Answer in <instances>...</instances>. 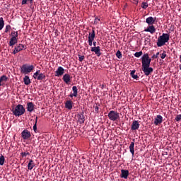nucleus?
<instances>
[{
  "instance_id": "nucleus-1",
  "label": "nucleus",
  "mask_w": 181,
  "mask_h": 181,
  "mask_svg": "<svg viewBox=\"0 0 181 181\" xmlns=\"http://www.w3.org/2000/svg\"><path fill=\"white\" fill-rule=\"evenodd\" d=\"M169 37H170L169 34L163 33V35L158 38V41H157L158 47H162V46H165V43H168L169 42Z\"/></svg>"
},
{
  "instance_id": "nucleus-2",
  "label": "nucleus",
  "mask_w": 181,
  "mask_h": 181,
  "mask_svg": "<svg viewBox=\"0 0 181 181\" xmlns=\"http://www.w3.org/2000/svg\"><path fill=\"white\" fill-rule=\"evenodd\" d=\"M11 112L15 117H21V115H23V114H25V107L23 105L19 104L16 107H12Z\"/></svg>"
},
{
  "instance_id": "nucleus-3",
  "label": "nucleus",
  "mask_w": 181,
  "mask_h": 181,
  "mask_svg": "<svg viewBox=\"0 0 181 181\" xmlns=\"http://www.w3.org/2000/svg\"><path fill=\"white\" fill-rule=\"evenodd\" d=\"M33 69H35L33 65L23 64L21 67V73L23 74H29V73H32Z\"/></svg>"
},
{
  "instance_id": "nucleus-4",
  "label": "nucleus",
  "mask_w": 181,
  "mask_h": 181,
  "mask_svg": "<svg viewBox=\"0 0 181 181\" xmlns=\"http://www.w3.org/2000/svg\"><path fill=\"white\" fill-rule=\"evenodd\" d=\"M152 59L149 58V54H144L141 57V64L142 67H145L147 66H151V62Z\"/></svg>"
},
{
  "instance_id": "nucleus-5",
  "label": "nucleus",
  "mask_w": 181,
  "mask_h": 181,
  "mask_svg": "<svg viewBox=\"0 0 181 181\" xmlns=\"http://www.w3.org/2000/svg\"><path fill=\"white\" fill-rule=\"evenodd\" d=\"M107 117L110 121H117V119H119V114L114 110L110 111Z\"/></svg>"
},
{
  "instance_id": "nucleus-6",
  "label": "nucleus",
  "mask_w": 181,
  "mask_h": 181,
  "mask_svg": "<svg viewBox=\"0 0 181 181\" xmlns=\"http://www.w3.org/2000/svg\"><path fill=\"white\" fill-rule=\"evenodd\" d=\"M141 69L145 76H150L151 73H153V68L151 66H142Z\"/></svg>"
},
{
  "instance_id": "nucleus-7",
  "label": "nucleus",
  "mask_w": 181,
  "mask_h": 181,
  "mask_svg": "<svg viewBox=\"0 0 181 181\" xmlns=\"http://www.w3.org/2000/svg\"><path fill=\"white\" fill-rule=\"evenodd\" d=\"M21 50H26V47L22 44H18L14 47L13 54H16V53H19V52H21Z\"/></svg>"
},
{
  "instance_id": "nucleus-8",
  "label": "nucleus",
  "mask_w": 181,
  "mask_h": 181,
  "mask_svg": "<svg viewBox=\"0 0 181 181\" xmlns=\"http://www.w3.org/2000/svg\"><path fill=\"white\" fill-rule=\"evenodd\" d=\"M21 136H22L23 139L27 140V139H29V138H30V136H32V134H30V132H29V130L24 129L21 132Z\"/></svg>"
},
{
  "instance_id": "nucleus-9",
  "label": "nucleus",
  "mask_w": 181,
  "mask_h": 181,
  "mask_svg": "<svg viewBox=\"0 0 181 181\" xmlns=\"http://www.w3.org/2000/svg\"><path fill=\"white\" fill-rule=\"evenodd\" d=\"M91 52H94V53H95V54H97L98 57H100V56H101V49L100 48L99 46L98 47H92L90 48Z\"/></svg>"
},
{
  "instance_id": "nucleus-10",
  "label": "nucleus",
  "mask_w": 181,
  "mask_h": 181,
  "mask_svg": "<svg viewBox=\"0 0 181 181\" xmlns=\"http://www.w3.org/2000/svg\"><path fill=\"white\" fill-rule=\"evenodd\" d=\"M64 74V69L62 66H59L57 71H55L56 77H60Z\"/></svg>"
},
{
  "instance_id": "nucleus-11",
  "label": "nucleus",
  "mask_w": 181,
  "mask_h": 181,
  "mask_svg": "<svg viewBox=\"0 0 181 181\" xmlns=\"http://www.w3.org/2000/svg\"><path fill=\"white\" fill-rule=\"evenodd\" d=\"M77 118L79 124H84V121H86V118L84 117V112H82L81 113L78 114Z\"/></svg>"
},
{
  "instance_id": "nucleus-12",
  "label": "nucleus",
  "mask_w": 181,
  "mask_h": 181,
  "mask_svg": "<svg viewBox=\"0 0 181 181\" xmlns=\"http://www.w3.org/2000/svg\"><path fill=\"white\" fill-rule=\"evenodd\" d=\"M128 176H129V171L128 170H121L120 177L128 179Z\"/></svg>"
},
{
  "instance_id": "nucleus-13",
  "label": "nucleus",
  "mask_w": 181,
  "mask_h": 181,
  "mask_svg": "<svg viewBox=\"0 0 181 181\" xmlns=\"http://www.w3.org/2000/svg\"><path fill=\"white\" fill-rule=\"evenodd\" d=\"M156 17L150 16L146 19V23H147L148 25H153V23H155V22H156Z\"/></svg>"
},
{
  "instance_id": "nucleus-14",
  "label": "nucleus",
  "mask_w": 181,
  "mask_h": 181,
  "mask_svg": "<svg viewBox=\"0 0 181 181\" xmlns=\"http://www.w3.org/2000/svg\"><path fill=\"white\" fill-rule=\"evenodd\" d=\"M139 129V122L136 120L133 121L132 124L131 129L132 131H136V129Z\"/></svg>"
},
{
  "instance_id": "nucleus-15",
  "label": "nucleus",
  "mask_w": 181,
  "mask_h": 181,
  "mask_svg": "<svg viewBox=\"0 0 181 181\" xmlns=\"http://www.w3.org/2000/svg\"><path fill=\"white\" fill-rule=\"evenodd\" d=\"M18 43V37H11L10 39L8 46L13 47Z\"/></svg>"
},
{
  "instance_id": "nucleus-16",
  "label": "nucleus",
  "mask_w": 181,
  "mask_h": 181,
  "mask_svg": "<svg viewBox=\"0 0 181 181\" xmlns=\"http://www.w3.org/2000/svg\"><path fill=\"white\" fill-rule=\"evenodd\" d=\"M163 117L161 115H157L156 118L154 120V124L159 125V124H162V121Z\"/></svg>"
},
{
  "instance_id": "nucleus-17",
  "label": "nucleus",
  "mask_w": 181,
  "mask_h": 181,
  "mask_svg": "<svg viewBox=\"0 0 181 181\" xmlns=\"http://www.w3.org/2000/svg\"><path fill=\"white\" fill-rule=\"evenodd\" d=\"M134 146H135V139H133V142H132L129 146V151L132 153V156L135 155V149L134 148Z\"/></svg>"
},
{
  "instance_id": "nucleus-18",
  "label": "nucleus",
  "mask_w": 181,
  "mask_h": 181,
  "mask_svg": "<svg viewBox=\"0 0 181 181\" xmlns=\"http://www.w3.org/2000/svg\"><path fill=\"white\" fill-rule=\"evenodd\" d=\"M27 110L29 112H32L35 110V105L33 103L30 102L27 104Z\"/></svg>"
},
{
  "instance_id": "nucleus-19",
  "label": "nucleus",
  "mask_w": 181,
  "mask_h": 181,
  "mask_svg": "<svg viewBox=\"0 0 181 181\" xmlns=\"http://www.w3.org/2000/svg\"><path fill=\"white\" fill-rule=\"evenodd\" d=\"M145 32H150L151 35H153L155 32H156V29L153 25L148 26Z\"/></svg>"
},
{
  "instance_id": "nucleus-20",
  "label": "nucleus",
  "mask_w": 181,
  "mask_h": 181,
  "mask_svg": "<svg viewBox=\"0 0 181 181\" xmlns=\"http://www.w3.org/2000/svg\"><path fill=\"white\" fill-rule=\"evenodd\" d=\"M65 108H66L67 110H71L73 108V101L67 100L65 103Z\"/></svg>"
},
{
  "instance_id": "nucleus-21",
  "label": "nucleus",
  "mask_w": 181,
  "mask_h": 181,
  "mask_svg": "<svg viewBox=\"0 0 181 181\" xmlns=\"http://www.w3.org/2000/svg\"><path fill=\"white\" fill-rule=\"evenodd\" d=\"M62 79L64 80V83H66V84H69V83H70V75L69 74H65L63 76Z\"/></svg>"
},
{
  "instance_id": "nucleus-22",
  "label": "nucleus",
  "mask_w": 181,
  "mask_h": 181,
  "mask_svg": "<svg viewBox=\"0 0 181 181\" xmlns=\"http://www.w3.org/2000/svg\"><path fill=\"white\" fill-rule=\"evenodd\" d=\"M35 166H36V165L35 164V162L33 161V160H30L28 164V170H32V169H33Z\"/></svg>"
},
{
  "instance_id": "nucleus-23",
  "label": "nucleus",
  "mask_w": 181,
  "mask_h": 181,
  "mask_svg": "<svg viewBox=\"0 0 181 181\" xmlns=\"http://www.w3.org/2000/svg\"><path fill=\"white\" fill-rule=\"evenodd\" d=\"M95 37V30L94 29H92L91 33H89L88 40H94Z\"/></svg>"
},
{
  "instance_id": "nucleus-24",
  "label": "nucleus",
  "mask_w": 181,
  "mask_h": 181,
  "mask_svg": "<svg viewBox=\"0 0 181 181\" xmlns=\"http://www.w3.org/2000/svg\"><path fill=\"white\" fill-rule=\"evenodd\" d=\"M8 81V76L3 75L0 77V87L2 86V83H6Z\"/></svg>"
},
{
  "instance_id": "nucleus-25",
  "label": "nucleus",
  "mask_w": 181,
  "mask_h": 181,
  "mask_svg": "<svg viewBox=\"0 0 181 181\" xmlns=\"http://www.w3.org/2000/svg\"><path fill=\"white\" fill-rule=\"evenodd\" d=\"M136 70H132L131 71V73H130V76L131 77H132V78H134V80H138V78H139V76H138V75H135V73H136Z\"/></svg>"
},
{
  "instance_id": "nucleus-26",
  "label": "nucleus",
  "mask_w": 181,
  "mask_h": 181,
  "mask_svg": "<svg viewBox=\"0 0 181 181\" xmlns=\"http://www.w3.org/2000/svg\"><path fill=\"white\" fill-rule=\"evenodd\" d=\"M23 81H24V84H25V86H29V84L30 83V78H29L28 76H25L23 78Z\"/></svg>"
},
{
  "instance_id": "nucleus-27",
  "label": "nucleus",
  "mask_w": 181,
  "mask_h": 181,
  "mask_svg": "<svg viewBox=\"0 0 181 181\" xmlns=\"http://www.w3.org/2000/svg\"><path fill=\"white\" fill-rule=\"evenodd\" d=\"M4 26H5V23L4 22V18H0V30L4 29Z\"/></svg>"
},
{
  "instance_id": "nucleus-28",
  "label": "nucleus",
  "mask_w": 181,
  "mask_h": 181,
  "mask_svg": "<svg viewBox=\"0 0 181 181\" xmlns=\"http://www.w3.org/2000/svg\"><path fill=\"white\" fill-rule=\"evenodd\" d=\"M45 78H46V75L41 73L38 75L37 80H45Z\"/></svg>"
},
{
  "instance_id": "nucleus-29",
  "label": "nucleus",
  "mask_w": 181,
  "mask_h": 181,
  "mask_svg": "<svg viewBox=\"0 0 181 181\" xmlns=\"http://www.w3.org/2000/svg\"><path fill=\"white\" fill-rule=\"evenodd\" d=\"M4 163H5V157L4 155H1L0 156V166H3Z\"/></svg>"
},
{
  "instance_id": "nucleus-30",
  "label": "nucleus",
  "mask_w": 181,
  "mask_h": 181,
  "mask_svg": "<svg viewBox=\"0 0 181 181\" xmlns=\"http://www.w3.org/2000/svg\"><path fill=\"white\" fill-rule=\"evenodd\" d=\"M37 117L35 119V123L33 126V131L35 132V134L37 132Z\"/></svg>"
},
{
  "instance_id": "nucleus-31",
  "label": "nucleus",
  "mask_w": 181,
  "mask_h": 181,
  "mask_svg": "<svg viewBox=\"0 0 181 181\" xmlns=\"http://www.w3.org/2000/svg\"><path fill=\"white\" fill-rule=\"evenodd\" d=\"M72 91L74 92V95H78V89H77V86H73L72 87Z\"/></svg>"
},
{
  "instance_id": "nucleus-32",
  "label": "nucleus",
  "mask_w": 181,
  "mask_h": 181,
  "mask_svg": "<svg viewBox=\"0 0 181 181\" xmlns=\"http://www.w3.org/2000/svg\"><path fill=\"white\" fill-rule=\"evenodd\" d=\"M11 37H18V31H12L11 33Z\"/></svg>"
},
{
  "instance_id": "nucleus-33",
  "label": "nucleus",
  "mask_w": 181,
  "mask_h": 181,
  "mask_svg": "<svg viewBox=\"0 0 181 181\" xmlns=\"http://www.w3.org/2000/svg\"><path fill=\"white\" fill-rule=\"evenodd\" d=\"M116 56L117 59H122V53H121V51L118 50L116 53Z\"/></svg>"
},
{
  "instance_id": "nucleus-34",
  "label": "nucleus",
  "mask_w": 181,
  "mask_h": 181,
  "mask_svg": "<svg viewBox=\"0 0 181 181\" xmlns=\"http://www.w3.org/2000/svg\"><path fill=\"white\" fill-rule=\"evenodd\" d=\"M148 2H143L141 4V8L143 9H146V8H148Z\"/></svg>"
},
{
  "instance_id": "nucleus-35",
  "label": "nucleus",
  "mask_w": 181,
  "mask_h": 181,
  "mask_svg": "<svg viewBox=\"0 0 181 181\" xmlns=\"http://www.w3.org/2000/svg\"><path fill=\"white\" fill-rule=\"evenodd\" d=\"M28 155H30V153L29 152L21 153V156H22V158H25V157L28 156Z\"/></svg>"
},
{
  "instance_id": "nucleus-36",
  "label": "nucleus",
  "mask_w": 181,
  "mask_h": 181,
  "mask_svg": "<svg viewBox=\"0 0 181 181\" xmlns=\"http://www.w3.org/2000/svg\"><path fill=\"white\" fill-rule=\"evenodd\" d=\"M142 54V51H140L139 52H136L134 54L135 57H141V55Z\"/></svg>"
},
{
  "instance_id": "nucleus-37",
  "label": "nucleus",
  "mask_w": 181,
  "mask_h": 181,
  "mask_svg": "<svg viewBox=\"0 0 181 181\" xmlns=\"http://www.w3.org/2000/svg\"><path fill=\"white\" fill-rule=\"evenodd\" d=\"M78 58H79V62H83V60H84V59H86V57H84V55H80L78 54Z\"/></svg>"
},
{
  "instance_id": "nucleus-38",
  "label": "nucleus",
  "mask_w": 181,
  "mask_h": 181,
  "mask_svg": "<svg viewBox=\"0 0 181 181\" xmlns=\"http://www.w3.org/2000/svg\"><path fill=\"white\" fill-rule=\"evenodd\" d=\"M181 119V115H177L175 117V121L179 122Z\"/></svg>"
},
{
  "instance_id": "nucleus-39",
  "label": "nucleus",
  "mask_w": 181,
  "mask_h": 181,
  "mask_svg": "<svg viewBox=\"0 0 181 181\" xmlns=\"http://www.w3.org/2000/svg\"><path fill=\"white\" fill-rule=\"evenodd\" d=\"M9 29H11V26L9 25H6L5 29V33H8Z\"/></svg>"
},
{
  "instance_id": "nucleus-40",
  "label": "nucleus",
  "mask_w": 181,
  "mask_h": 181,
  "mask_svg": "<svg viewBox=\"0 0 181 181\" xmlns=\"http://www.w3.org/2000/svg\"><path fill=\"white\" fill-rule=\"evenodd\" d=\"M166 57V52L163 51V53L161 54L160 58L165 59Z\"/></svg>"
},
{
  "instance_id": "nucleus-41",
  "label": "nucleus",
  "mask_w": 181,
  "mask_h": 181,
  "mask_svg": "<svg viewBox=\"0 0 181 181\" xmlns=\"http://www.w3.org/2000/svg\"><path fill=\"white\" fill-rule=\"evenodd\" d=\"M158 56H159V52H157L156 54H153L152 56V59H158Z\"/></svg>"
},
{
  "instance_id": "nucleus-42",
  "label": "nucleus",
  "mask_w": 181,
  "mask_h": 181,
  "mask_svg": "<svg viewBox=\"0 0 181 181\" xmlns=\"http://www.w3.org/2000/svg\"><path fill=\"white\" fill-rule=\"evenodd\" d=\"M88 45L89 46H93V42H94V40H88Z\"/></svg>"
},
{
  "instance_id": "nucleus-43",
  "label": "nucleus",
  "mask_w": 181,
  "mask_h": 181,
  "mask_svg": "<svg viewBox=\"0 0 181 181\" xmlns=\"http://www.w3.org/2000/svg\"><path fill=\"white\" fill-rule=\"evenodd\" d=\"M151 42V38H149V37H146V39H145V43L146 44V43H149Z\"/></svg>"
},
{
  "instance_id": "nucleus-44",
  "label": "nucleus",
  "mask_w": 181,
  "mask_h": 181,
  "mask_svg": "<svg viewBox=\"0 0 181 181\" xmlns=\"http://www.w3.org/2000/svg\"><path fill=\"white\" fill-rule=\"evenodd\" d=\"M71 98H73V97H77L76 95H74V93H71L69 95Z\"/></svg>"
},
{
  "instance_id": "nucleus-45",
  "label": "nucleus",
  "mask_w": 181,
  "mask_h": 181,
  "mask_svg": "<svg viewBox=\"0 0 181 181\" xmlns=\"http://www.w3.org/2000/svg\"><path fill=\"white\" fill-rule=\"evenodd\" d=\"M98 110H100V107H98V106H96L95 107V112H98Z\"/></svg>"
},
{
  "instance_id": "nucleus-46",
  "label": "nucleus",
  "mask_w": 181,
  "mask_h": 181,
  "mask_svg": "<svg viewBox=\"0 0 181 181\" xmlns=\"http://www.w3.org/2000/svg\"><path fill=\"white\" fill-rule=\"evenodd\" d=\"M37 77H39V75L34 73L33 78L36 79V78H37Z\"/></svg>"
},
{
  "instance_id": "nucleus-47",
  "label": "nucleus",
  "mask_w": 181,
  "mask_h": 181,
  "mask_svg": "<svg viewBox=\"0 0 181 181\" xmlns=\"http://www.w3.org/2000/svg\"><path fill=\"white\" fill-rule=\"evenodd\" d=\"M37 74V76H39V74H40V70H37L36 72H35V75Z\"/></svg>"
},
{
  "instance_id": "nucleus-48",
  "label": "nucleus",
  "mask_w": 181,
  "mask_h": 181,
  "mask_svg": "<svg viewBox=\"0 0 181 181\" xmlns=\"http://www.w3.org/2000/svg\"><path fill=\"white\" fill-rule=\"evenodd\" d=\"M92 45L94 46V47H96L97 46V42H93Z\"/></svg>"
},
{
  "instance_id": "nucleus-49",
  "label": "nucleus",
  "mask_w": 181,
  "mask_h": 181,
  "mask_svg": "<svg viewBox=\"0 0 181 181\" xmlns=\"http://www.w3.org/2000/svg\"><path fill=\"white\" fill-rule=\"evenodd\" d=\"M95 22H100V18H95Z\"/></svg>"
},
{
  "instance_id": "nucleus-50",
  "label": "nucleus",
  "mask_w": 181,
  "mask_h": 181,
  "mask_svg": "<svg viewBox=\"0 0 181 181\" xmlns=\"http://www.w3.org/2000/svg\"><path fill=\"white\" fill-rule=\"evenodd\" d=\"M30 1V4L32 5L33 4V0H28Z\"/></svg>"
},
{
  "instance_id": "nucleus-51",
  "label": "nucleus",
  "mask_w": 181,
  "mask_h": 181,
  "mask_svg": "<svg viewBox=\"0 0 181 181\" xmlns=\"http://www.w3.org/2000/svg\"><path fill=\"white\" fill-rule=\"evenodd\" d=\"M179 67H180V70H181V64L179 66Z\"/></svg>"
}]
</instances>
